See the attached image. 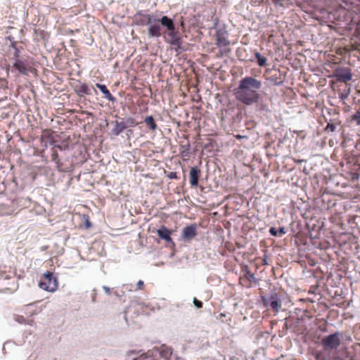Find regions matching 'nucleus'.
Here are the masks:
<instances>
[{"label":"nucleus","instance_id":"obj_1","mask_svg":"<svg viewBox=\"0 0 360 360\" xmlns=\"http://www.w3.org/2000/svg\"><path fill=\"white\" fill-rule=\"evenodd\" d=\"M262 86L260 80L250 76L245 77L240 80L238 86L233 91V94L238 101L246 105H251L260 100L259 90Z\"/></svg>","mask_w":360,"mask_h":360},{"label":"nucleus","instance_id":"obj_2","mask_svg":"<svg viewBox=\"0 0 360 360\" xmlns=\"http://www.w3.org/2000/svg\"><path fill=\"white\" fill-rule=\"evenodd\" d=\"M161 25L166 28V35L168 37L167 41L174 46L176 49L181 48V37L177 31L175 30V25L173 20L167 15L162 16Z\"/></svg>","mask_w":360,"mask_h":360},{"label":"nucleus","instance_id":"obj_3","mask_svg":"<svg viewBox=\"0 0 360 360\" xmlns=\"http://www.w3.org/2000/svg\"><path fill=\"white\" fill-rule=\"evenodd\" d=\"M145 18L148 20V34L150 37H166V28L161 25L162 17L159 18L155 15H148Z\"/></svg>","mask_w":360,"mask_h":360},{"label":"nucleus","instance_id":"obj_4","mask_svg":"<svg viewBox=\"0 0 360 360\" xmlns=\"http://www.w3.org/2000/svg\"><path fill=\"white\" fill-rule=\"evenodd\" d=\"M228 33L225 30H218L216 32V45L220 49L217 56L222 57L227 55L230 49L228 46L230 45V41L227 37Z\"/></svg>","mask_w":360,"mask_h":360},{"label":"nucleus","instance_id":"obj_5","mask_svg":"<svg viewBox=\"0 0 360 360\" xmlns=\"http://www.w3.org/2000/svg\"><path fill=\"white\" fill-rule=\"evenodd\" d=\"M342 338V335L339 332L324 337L321 340L323 349L325 351L336 350L340 346Z\"/></svg>","mask_w":360,"mask_h":360},{"label":"nucleus","instance_id":"obj_6","mask_svg":"<svg viewBox=\"0 0 360 360\" xmlns=\"http://www.w3.org/2000/svg\"><path fill=\"white\" fill-rule=\"evenodd\" d=\"M262 302L265 307L270 308L275 314L281 309L282 301L276 292H272L269 296H262Z\"/></svg>","mask_w":360,"mask_h":360},{"label":"nucleus","instance_id":"obj_7","mask_svg":"<svg viewBox=\"0 0 360 360\" xmlns=\"http://www.w3.org/2000/svg\"><path fill=\"white\" fill-rule=\"evenodd\" d=\"M39 286L44 290L54 292L58 288L57 278L51 272L46 271L39 281Z\"/></svg>","mask_w":360,"mask_h":360},{"label":"nucleus","instance_id":"obj_8","mask_svg":"<svg viewBox=\"0 0 360 360\" xmlns=\"http://www.w3.org/2000/svg\"><path fill=\"white\" fill-rule=\"evenodd\" d=\"M333 77L338 82L347 83L352 79V73L349 68H337L333 71Z\"/></svg>","mask_w":360,"mask_h":360},{"label":"nucleus","instance_id":"obj_9","mask_svg":"<svg viewBox=\"0 0 360 360\" xmlns=\"http://www.w3.org/2000/svg\"><path fill=\"white\" fill-rule=\"evenodd\" d=\"M198 225L192 224L185 226L181 231V238L184 241H190L193 240L198 234Z\"/></svg>","mask_w":360,"mask_h":360},{"label":"nucleus","instance_id":"obj_10","mask_svg":"<svg viewBox=\"0 0 360 360\" xmlns=\"http://www.w3.org/2000/svg\"><path fill=\"white\" fill-rule=\"evenodd\" d=\"M156 233L158 237L165 240L167 244L172 245V246L175 245L171 238V235L173 233L172 230L168 229L165 226H161L160 229L156 231Z\"/></svg>","mask_w":360,"mask_h":360},{"label":"nucleus","instance_id":"obj_11","mask_svg":"<svg viewBox=\"0 0 360 360\" xmlns=\"http://www.w3.org/2000/svg\"><path fill=\"white\" fill-rule=\"evenodd\" d=\"M16 70L18 71L20 74L22 75H27L28 72L30 70L31 67L29 66L27 63L21 60H15L12 66Z\"/></svg>","mask_w":360,"mask_h":360},{"label":"nucleus","instance_id":"obj_12","mask_svg":"<svg viewBox=\"0 0 360 360\" xmlns=\"http://www.w3.org/2000/svg\"><path fill=\"white\" fill-rule=\"evenodd\" d=\"M242 271L243 272V276L244 278L246 279L248 282V284H245V285L248 288H250L251 286V284L252 283H256L257 282V278L255 277L254 274H252L248 266H245L242 268Z\"/></svg>","mask_w":360,"mask_h":360},{"label":"nucleus","instance_id":"obj_13","mask_svg":"<svg viewBox=\"0 0 360 360\" xmlns=\"http://www.w3.org/2000/svg\"><path fill=\"white\" fill-rule=\"evenodd\" d=\"M200 176V170L197 167H191L190 171V184L191 186H197Z\"/></svg>","mask_w":360,"mask_h":360},{"label":"nucleus","instance_id":"obj_14","mask_svg":"<svg viewBox=\"0 0 360 360\" xmlns=\"http://www.w3.org/2000/svg\"><path fill=\"white\" fill-rule=\"evenodd\" d=\"M75 91L79 96L91 94V89L86 84H79V85H77Z\"/></svg>","mask_w":360,"mask_h":360},{"label":"nucleus","instance_id":"obj_15","mask_svg":"<svg viewBox=\"0 0 360 360\" xmlns=\"http://www.w3.org/2000/svg\"><path fill=\"white\" fill-rule=\"evenodd\" d=\"M96 86L102 91L105 98L110 101H113L115 100V98L112 96L110 91L107 89L105 85L96 84Z\"/></svg>","mask_w":360,"mask_h":360},{"label":"nucleus","instance_id":"obj_16","mask_svg":"<svg viewBox=\"0 0 360 360\" xmlns=\"http://www.w3.org/2000/svg\"><path fill=\"white\" fill-rule=\"evenodd\" d=\"M126 128H127V124H125L124 122L116 121L115 123V127L112 129V132L115 135L117 136L120 133H122Z\"/></svg>","mask_w":360,"mask_h":360},{"label":"nucleus","instance_id":"obj_17","mask_svg":"<svg viewBox=\"0 0 360 360\" xmlns=\"http://www.w3.org/2000/svg\"><path fill=\"white\" fill-rule=\"evenodd\" d=\"M144 122L148 129L153 131H155L158 128V125L155 123L154 118L151 115L146 117Z\"/></svg>","mask_w":360,"mask_h":360},{"label":"nucleus","instance_id":"obj_18","mask_svg":"<svg viewBox=\"0 0 360 360\" xmlns=\"http://www.w3.org/2000/svg\"><path fill=\"white\" fill-rule=\"evenodd\" d=\"M255 58L257 59V63L260 67H264L266 65L267 59L265 56L260 54L259 52L255 53Z\"/></svg>","mask_w":360,"mask_h":360},{"label":"nucleus","instance_id":"obj_19","mask_svg":"<svg viewBox=\"0 0 360 360\" xmlns=\"http://www.w3.org/2000/svg\"><path fill=\"white\" fill-rule=\"evenodd\" d=\"M272 3L276 7H288L292 4L291 0H272Z\"/></svg>","mask_w":360,"mask_h":360},{"label":"nucleus","instance_id":"obj_20","mask_svg":"<svg viewBox=\"0 0 360 360\" xmlns=\"http://www.w3.org/2000/svg\"><path fill=\"white\" fill-rule=\"evenodd\" d=\"M51 157L52 161L55 162L58 165H59L58 154L55 148H52Z\"/></svg>","mask_w":360,"mask_h":360},{"label":"nucleus","instance_id":"obj_21","mask_svg":"<svg viewBox=\"0 0 360 360\" xmlns=\"http://www.w3.org/2000/svg\"><path fill=\"white\" fill-rule=\"evenodd\" d=\"M125 122V124H127V127H134V126H136L139 124V123L133 117H128L126 120V122Z\"/></svg>","mask_w":360,"mask_h":360},{"label":"nucleus","instance_id":"obj_22","mask_svg":"<svg viewBox=\"0 0 360 360\" xmlns=\"http://www.w3.org/2000/svg\"><path fill=\"white\" fill-rule=\"evenodd\" d=\"M351 120L356 122L357 125H360V111L359 110H358L355 114H354L352 116Z\"/></svg>","mask_w":360,"mask_h":360},{"label":"nucleus","instance_id":"obj_23","mask_svg":"<svg viewBox=\"0 0 360 360\" xmlns=\"http://www.w3.org/2000/svg\"><path fill=\"white\" fill-rule=\"evenodd\" d=\"M138 15H140L141 19L140 20V23L143 25H148V20L145 18L146 15H148L149 14H143V13H138L137 14Z\"/></svg>","mask_w":360,"mask_h":360},{"label":"nucleus","instance_id":"obj_24","mask_svg":"<svg viewBox=\"0 0 360 360\" xmlns=\"http://www.w3.org/2000/svg\"><path fill=\"white\" fill-rule=\"evenodd\" d=\"M7 88V81L5 79H0V89Z\"/></svg>","mask_w":360,"mask_h":360},{"label":"nucleus","instance_id":"obj_25","mask_svg":"<svg viewBox=\"0 0 360 360\" xmlns=\"http://www.w3.org/2000/svg\"><path fill=\"white\" fill-rule=\"evenodd\" d=\"M340 237L341 240L343 241H345L346 240H349L353 238L352 236H351L350 234H347V233H343V234L340 235Z\"/></svg>","mask_w":360,"mask_h":360},{"label":"nucleus","instance_id":"obj_26","mask_svg":"<svg viewBox=\"0 0 360 360\" xmlns=\"http://www.w3.org/2000/svg\"><path fill=\"white\" fill-rule=\"evenodd\" d=\"M193 304L197 308H202V302L195 297L193 299Z\"/></svg>","mask_w":360,"mask_h":360},{"label":"nucleus","instance_id":"obj_27","mask_svg":"<svg viewBox=\"0 0 360 360\" xmlns=\"http://www.w3.org/2000/svg\"><path fill=\"white\" fill-rule=\"evenodd\" d=\"M269 233L273 236H278V231L275 227H271Z\"/></svg>","mask_w":360,"mask_h":360},{"label":"nucleus","instance_id":"obj_28","mask_svg":"<svg viewBox=\"0 0 360 360\" xmlns=\"http://www.w3.org/2000/svg\"><path fill=\"white\" fill-rule=\"evenodd\" d=\"M172 352L169 349L163 350L161 352V355L165 358H168L171 356Z\"/></svg>","mask_w":360,"mask_h":360},{"label":"nucleus","instance_id":"obj_29","mask_svg":"<svg viewBox=\"0 0 360 360\" xmlns=\"http://www.w3.org/2000/svg\"><path fill=\"white\" fill-rule=\"evenodd\" d=\"M144 287V283L143 281H139L136 283V290H143Z\"/></svg>","mask_w":360,"mask_h":360},{"label":"nucleus","instance_id":"obj_30","mask_svg":"<svg viewBox=\"0 0 360 360\" xmlns=\"http://www.w3.org/2000/svg\"><path fill=\"white\" fill-rule=\"evenodd\" d=\"M278 236H281L287 233L285 228L283 226L280 227L279 229L278 230Z\"/></svg>","mask_w":360,"mask_h":360},{"label":"nucleus","instance_id":"obj_31","mask_svg":"<svg viewBox=\"0 0 360 360\" xmlns=\"http://www.w3.org/2000/svg\"><path fill=\"white\" fill-rule=\"evenodd\" d=\"M335 126L333 124L328 123L326 126V129H329L330 131H335Z\"/></svg>","mask_w":360,"mask_h":360},{"label":"nucleus","instance_id":"obj_32","mask_svg":"<svg viewBox=\"0 0 360 360\" xmlns=\"http://www.w3.org/2000/svg\"><path fill=\"white\" fill-rule=\"evenodd\" d=\"M103 289L104 290L106 294L110 295L111 293V290L110 288L104 285L103 286Z\"/></svg>","mask_w":360,"mask_h":360},{"label":"nucleus","instance_id":"obj_33","mask_svg":"<svg viewBox=\"0 0 360 360\" xmlns=\"http://www.w3.org/2000/svg\"><path fill=\"white\" fill-rule=\"evenodd\" d=\"M15 49V53H14V56L15 58H18L19 57V51L18 50V49H16L15 47H13Z\"/></svg>","mask_w":360,"mask_h":360},{"label":"nucleus","instance_id":"obj_34","mask_svg":"<svg viewBox=\"0 0 360 360\" xmlns=\"http://www.w3.org/2000/svg\"><path fill=\"white\" fill-rule=\"evenodd\" d=\"M234 136H235L237 139H239V140H240V139H243V138H247L246 136H241V135H240V134L235 135Z\"/></svg>","mask_w":360,"mask_h":360}]
</instances>
